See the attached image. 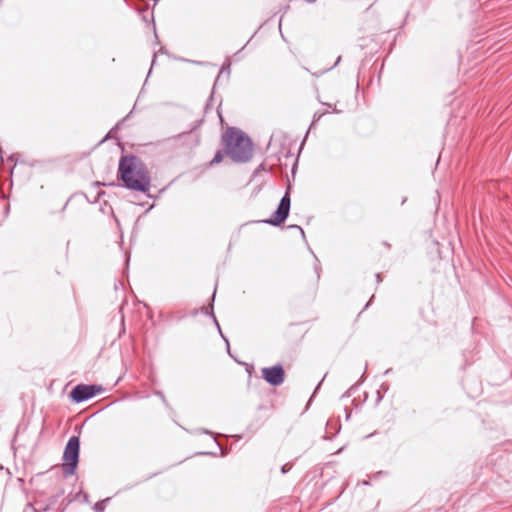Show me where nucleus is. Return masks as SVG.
Returning a JSON list of instances; mask_svg holds the SVG:
<instances>
[{"instance_id":"f257e3e1","label":"nucleus","mask_w":512,"mask_h":512,"mask_svg":"<svg viewBox=\"0 0 512 512\" xmlns=\"http://www.w3.org/2000/svg\"><path fill=\"white\" fill-rule=\"evenodd\" d=\"M118 179L123 183V187L147 194L151 187V175L146 164L137 156L128 154L122 155L117 171Z\"/></svg>"},{"instance_id":"f03ea898","label":"nucleus","mask_w":512,"mask_h":512,"mask_svg":"<svg viewBox=\"0 0 512 512\" xmlns=\"http://www.w3.org/2000/svg\"><path fill=\"white\" fill-rule=\"evenodd\" d=\"M228 155L234 162L244 163L253 155V145L250 138L237 128H228L222 136Z\"/></svg>"},{"instance_id":"7ed1b4c3","label":"nucleus","mask_w":512,"mask_h":512,"mask_svg":"<svg viewBox=\"0 0 512 512\" xmlns=\"http://www.w3.org/2000/svg\"><path fill=\"white\" fill-rule=\"evenodd\" d=\"M80 440L77 436H72L64 449L62 471L65 477L72 476L75 473L79 462Z\"/></svg>"},{"instance_id":"20e7f679","label":"nucleus","mask_w":512,"mask_h":512,"mask_svg":"<svg viewBox=\"0 0 512 512\" xmlns=\"http://www.w3.org/2000/svg\"><path fill=\"white\" fill-rule=\"evenodd\" d=\"M102 390L103 388L99 385L78 384L71 390L69 396L75 403H81L93 398Z\"/></svg>"},{"instance_id":"39448f33","label":"nucleus","mask_w":512,"mask_h":512,"mask_svg":"<svg viewBox=\"0 0 512 512\" xmlns=\"http://www.w3.org/2000/svg\"><path fill=\"white\" fill-rule=\"evenodd\" d=\"M290 205H291L290 195H289V192L287 191L284 194V196L281 198L280 203H279L276 211L274 212L273 216L269 219L263 220V223H266V224H269L272 226L281 225L282 223L285 222V220L287 219V217L289 215Z\"/></svg>"},{"instance_id":"423d86ee","label":"nucleus","mask_w":512,"mask_h":512,"mask_svg":"<svg viewBox=\"0 0 512 512\" xmlns=\"http://www.w3.org/2000/svg\"><path fill=\"white\" fill-rule=\"evenodd\" d=\"M263 379L271 386H280L285 380V372L280 364L264 367L261 370Z\"/></svg>"},{"instance_id":"0eeeda50","label":"nucleus","mask_w":512,"mask_h":512,"mask_svg":"<svg viewBox=\"0 0 512 512\" xmlns=\"http://www.w3.org/2000/svg\"><path fill=\"white\" fill-rule=\"evenodd\" d=\"M225 154H226V151L223 152L221 150H218L215 153L213 159L210 161V165L212 166V165H216V164H219L220 162H222L223 159H224Z\"/></svg>"},{"instance_id":"6e6552de","label":"nucleus","mask_w":512,"mask_h":512,"mask_svg":"<svg viewBox=\"0 0 512 512\" xmlns=\"http://www.w3.org/2000/svg\"><path fill=\"white\" fill-rule=\"evenodd\" d=\"M110 499V497H107L101 501L96 502L94 505V510L96 512H103L106 508V504L110 501Z\"/></svg>"},{"instance_id":"1a4fd4ad","label":"nucleus","mask_w":512,"mask_h":512,"mask_svg":"<svg viewBox=\"0 0 512 512\" xmlns=\"http://www.w3.org/2000/svg\"><path fill=\"white\" fill-rule=\"evenodd\" d=\"M223 73H226V74H227V76H229V75H230V62H229V60H227V61L222 65V67H221V69H220V72H219V75H218V77H217V79H216V81H215V83H214V86L217 84V82H218V80H219V78H220L221 74H223Z\"/></svg>"},{"instance_id":"9d476101","label":"nucleus","mask_w":512,"mask_h":512,"mask_svg":"<svg viewBox=\"0 0 512 512\" xmlns=\"http://www.w3.org/2000/svg\"><path fill=\"white\" fill-rule=\"evenodd\" d=\"M210 315H211V317L213 318V321H214V323H215V326H217V329H218V331H219V333H220L221 337L225 340V342H226V344H227V351H228V353L230 354V346H229V342H228V340H227V339L224 337V335L222 334V331H221L220 325H219V323H218V321H217V319H216V317H215L214 313H213V312H211V313H210Z\"/></svg>"},{"instance_id":"9b49d317","label":"nucleus","mask_w":512,"mask_h":512,"mask_svg":"<svg viewBox=\"0 0 512 512\" xmlns=\"http://www.w3.org/2000/svg\"><path fill=\"white\" fill-rule=\"evenodd\" d=\"M340 61H341V57L339 56V57L337 58V60H336L335 64H334L332 67H330V68H328V69H326V70H323V71H321L320 73H313V76H315V77H319L320 75L324 74L325 72H327V71L331 70L333 67H335L336 65H338V64L340 63Z\"/></svg>"},{"instance_id":"f8f14e48","label":"nucleus","mask_w":512,"mask_h":512,"mask_svg":"<svg viewBox=\"0 0 512 512\" xmlns=\"http://www.w3.org/2000/svg\"><path fill=\"white\" fill-rule=\"evenodd\" d=\"M325 114H326V112H321V113H320V112H316V113L314 114V116H313V122H312V124H314L315 122L319 121V120L321 119V117H322L323 115H325Z\"/></svg>"},{"instance_id":"ddd939ff","label":"nucleus","mask_w":512,"mask_h":512,"mask_svg":"<svg viewBox=\"0 0 512 512\" xmlns=\"http://www.w3.org/2000/svg\"><path fill=\"white\" fill-rule=\"evenodd\" d=\"M292 465L289 464V463H286L284 464L282 467H281V472L283 474H286L290 469H291Z\"/></svg>"},{"instance_id":"4468645a","label":"nucleus","mask_w":512,"mask_h":512,"mask_svg":"<svg viewBox=\"0 0 512 512\" xmlns=\"http://www.w3.org/2000/svg\"><path fill=\"white\" fill-rule=\"evenodd\" d=\"M155 395H157L158 397H160V398L162 399L163 403L167 404V400H166V398H165L164 394H163L161 391H156V392H155Z\"/></svg>"},{"instance_id":"2eb2a0df","label":"nucleus","mask_w":512,"mask_h":512,"mask_svg":"<svg viewBox=\"0 0 512 512\" xmlns=\"http://www.w3.org/2000/svg\"><path fill=\"white\" fill-rule=\"evenodd\" d=\"M290 228L298 229L300 231L302 237L305 239V233H304L303 229L300 226H298V225H291Z\"/></svg>"},{"instance_id":"dca6fc26","label":"nucleus","mask_w":512,"mask_h":512,"mask_svg":"<svg viewBox=\"0 0 512 512\" xmlns=\"http://www.w3.org/2000/svg\"><path fill=\"white\" fill-rule=\"evenodd\" d=\"M8 161L13 162V167H15V165H16V155L12 154L11 156H9L8 157Z\"/></svg>"},{"instance_id":"f3484780","label":"nucleus","mask_w":512,"mask_h":512,"mask_svg":"<svg viewBox=\"0 0 512 512\" xmlns=\"http://www.w3.org/2000/svg\"><path fill=\"white\" fill-rule=\"evenodd\" d=\"M345 414H346V420H349L351 417V410L348 408H345Z\"/></svg>"},{"instance_id":"a211bd4d","label":"nucleus","mask_w":512,"mask_h":512,"mask_svg":"<svg viewBox=\"0 0 512 512\" xmlns=\"http://www.w3.org/2000/svg\"><path fill=\"white\" fill-rule=\"evenodd\" d=\"M217 446L219 447V449L221 450V456H225L226 455V452L223 450V448L221 447V445L215 440Z\"/></svg>"},{"instance_id":"6ab92c4d","label":"nucleus","mask_w":512,"mask_h":512,"mask_svg":"<svg viewBox=\"0 0 512 512\" xmlns=\"http://www.w3.org/2000/svg\"><path fill=\"white\" fill-rule=\"evenodd\" d=\"M190 62L193 64H196V65H201V66L206 64L205 62H202V61H190Z\"/></svg>"},{"instance_id":"aec40b11","label":"nucleus","mask_w":512,"mask_h":512,"mask_svg":"<svg viewBox=\"0 0 512 512\" xmlns=\"http://www.w3.org/2000/svg\"><path fill=\"white\" fill-rule=\"evenodd\" d=\"M201 433H205V434H209V435H213V433L209 430H206V429H201L200 430Z\"/></svg>"},{"instance_id":"412c9836","label":"nucleus","mask_w":512,"mask_h":512,"mask_svg":"<svg viewBox=\"0 0 512 512\" xmlns=\"http://www.w3.org/2000/svg\"><path fill=\"white\" fill-rule=\"evenodd\" d=\"M376 280H377L378 283L382 281L381 275L379 273L376 274Z\"/></svg>"},{"instance_id":"4be33fe9","label":"nucleus","mask_w":512,"mask_h":512,"mask_svg":"<svg viewBox=\"0 0 512 512\" xmlns=\"http://www.w3.org/2000/svg\"><path fill=\"white\" fill-rule=\"evenodd\" d=\"M199 454H201V455H207V454H208V452H200ZM209 455H213V456H215L216 454H215V453H209Z\"/></svg>"},{"instance_id":"5701e85b","label":"nucleus","mask_w":512,"mask_h":512,"mask_svg":"<svg viewBox=\"0 0 512 512\" xmlns=\"http://www.w3.org/2000/svg\"><path fill=\"white\" fill-rule=\"evenodd\" d=\"M156 57H157V54H156V53H154V55H153V60H152V66L154 65V63H155V61H156Z\"/></svg>"},{"instance_id":"b1692460","label":"nucleus","mask_w":512,"mask_h":512,"mask_svg":"<svg viewBox=\"0 0 512 512\" xmlns=\"http://www.w3.org/2000/svg\"><path fill=\"white\" fill-rule=\"evenodd\" d=\"M2 153H3V151H2V148L0 147V160H1V161H3Z\"/></svg>"},{"instance_id":"393cba45","label":"nucleus","mask_w":512,"mask_h":512,"mask_svg":"<svg viewBox=\"0 0 512 512\" xmlns=\"http://www.w3.org/2000/svg\"><path fill=\"white\" fill-rule=\"evenodd\" d=\"M307 3H315L317 0H304Z\"/></svg>"},{"instance_id":"a878e982","label":"nucleus","mask_w":512,"mask_h":512,"mask_svg":"<svg viewBox=\"0 0 512 512\" xmlns=\"http://www.w3.org/2000/svg\"><path fill=\"white\" fill-rule=\"evenodd\" d=\"M84 501L87 502V503L89 502L87 494L84 495Z\"/></svg>"},{"instance_id":"bb28decb","label":"nucleus","mask_w":512,"mask_h":512,"mask_svg":"<svg viewBox=\"0 0 512 512\" xmlns=\"http://www.w3.org/2000/svg\"><path fill=\"white\" fill-rule=\"evenodd\" d=\"M322 104L328 106L329 108H332V104H330V103H322Z\"/></svg>"},{"instance_id":"cd10ccee","label":"nucleus","mask_w":512,"mask_h":512,"mask_svg":"<svg viewBox=\"0 0 512 512\" xmlns=\"http://www.w3.org/2000/svg\"><path fill=\"white\" fill-rule=\"evenodd\" d=\"M333 113H340V110L333 108Z\"/></svg>"},{"instance_id":"c85d7f7f","label":"nucleus","mask_w":512,"mask_h":512,"mask_svg":"<svg viewBox=\"0 0 512 512\" xmlns=\"http://www.w3.org/2000/svg\"><path fill=\"white\" fill-rule=\"evenodd\" d=\"M261 169H263L262 165L259 166V168L255 171V173H257L258 171H261Z\"/></svg>"},{"instance_id":"c756f323","label":"nucleus","mask_w":512,"mask_h":512,"mask_svg":"<svg viewBox=\"0 0 512 512\" xmlns=\"http://www.w3.org/2000/svg\"><path fill=\"white\" fill-rule=\"evenodd\" d=\"M349 391H350V390H348L346 393H344L342 397L349 396Z\"/></svg>"},{"instance_id":"7c9ffc66","label":"nucleus","mask_w":512,"mask_h":512,"mask_svg":"<svg viewBox=\"0 0 512 512\" xmlns=\"http://www.w3.org/2000/svg\"><path fill=\"white\" fill-rule=\"evenodd\" d=\"M315 261L317 262V264H319V262H318V258H315ZM317 268H318V265H316V266H315V269H316V270H317Z\"/></svg>"},{"instance_id":"2f4dec72","label":"nucleus","mask_w":512,"mask_h":512,"mask_svg":"<svg viewBox=\"0 0 512 512\" xmlns=\"http://www.w3.org/2000/svg\"><path fill=\"white\" fill-rule=\"evenodd\" d=\"M363 484H364V485H368V484H369V482H368V481H363Z\"/></svg>"},{"instance_id":"473e14b6","label":"nucleus","mask_w":512,"mask_h":512,"mask_svg":"<svg viewBox=\"0 0 512 512\" xmlns=\"http://www.w3.org/2000/svg\"><path fill=\"white\" fill-rule=\"evenodd\" d=\"M159 0H154V3L156 4Z\"/></svg>"}]
</instances>
